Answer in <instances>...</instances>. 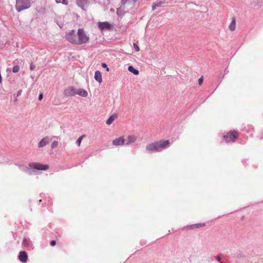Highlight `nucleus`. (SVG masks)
I'll return each mask as SVG.
<instances>
[{"mask_svg": "<svg viewBox=\"0 0 263 263\" xmlns=\"http://www.w3.org/2000/svg\"><path fill=\"white\" fill-rule=\"evenodd\" d=\"M43 98V93H40L39 96V100H41Z\"/></svg>", "mask_w": 263, "mask_h": 263, "instance_id": "33", "label": "nucleus"}, {"mask_svg": "<svg viewBox=\"0 0 263 263\" xmlns=\"http://www.w3.org/2000/svg\"><path fill=\"white\" fill-rule=\"evenodd\" d=\"M39 201V202L40 203V202H42V200L41 199V200H40Z\"/></svg>", "mask_w": 263, "mask_h": 263, "instance_id": "35", "label": "nucleus"}, {"mask_svg": "<svg viewBox=\"0 0 263 263\" xmlns=\"http://www.w3.org/2000/svg\"><path fill=\"white\" fill-rule=\"evenodd\" d=\"M50 142V138L48 137H45L43 138L38 143V147L42 148L46 146Z\"/></svg>", "mask_w": 263, "mask_h": 263, "instance_id": "12", "label": "nucleus"}, {"mask_svg": "<svg viewBox=\"0 0 263 263\" xmlns=\"http://www.w3.org/2000/svg\"><path fill=\"white\" fill-rule=\"evenodd\" d=\"M76 89L73 86H69L64 90V95L66 97H72L76 95Z\"/></svg>", "mask_w": 263, "mask_h": 263, "instance_id": "7", "label": "nucleus"}, {"mask_svg": "<svg viewBox=\"0 0 263 263\" xmlns=\"http://www.w3.org/2000/svg\"><path fill=\"white\" fill-rule=\"evenodd\" d=\"M236 28V20L235 17H233L230 24L229 26V28L231 31H234Z\"/></svg>", "mask_w": 263, "mask_h": 263, "instance_id": "18", "label": "nucleus"}, {"mask_svg": "<svg viewBox=\"0 0 263 263\" xmlns=\"http://www.w3.org/2000/svg\"><path fill=\"white\" fill-rule=\"evenodd\" d=\"M128 70L135 75H138L139 73V70L135 69L133 66H129Z\"/></svg>", "mask_w": 263, "mask_h": 263, "instance_id": "21", "label": "nucleus"}, {"mask_svg": "<svg viewBox=\"0 0 263 263\" xmlns=\"http://www.w3.org/2000/svg\"><path fill=\"white\" fill-rule=\"evenodd\" d=\"M57 3H62L64 5H67L68 3V0H55Z\"/></svg>", "mask_w": 263, "mask_h": 263, "instance_id": "24", "label": "nucleus"}, {"mask_svg": "<svg viewBox=\"0 0 263 263\" xmlns=\"http://www.w3.org/2000/svg\"><path fill=\"white\" fill-rule=\"evenodd\" d=\"M16 165L18 167L19 169L22 171L26 173L29 175L31 174V168H30V167H28L22 164H16Z\"/></svg>", "mask_w": 263, "mask_h": 263, "instance_id": "13", "label": "nucleus"}, {"mask_svg": "<svg viewBox=\"0 0 263 263\" xmlns=\"http://www.w3.org/2000/svg\"><path fill=\"white\" fill-rule=\"evenodd\" d=\"M95 79L99 83H101L102 81V74L99 71H96L95 73Z\"/></svg>", "mask_w": 263, "mask_h": 263, "instance_id": "17", "label": "nucleus"}, {"mask_svg": "<svg viewBox=\"0 0 263 263\" xmlns=\"http://www.w3.org/2000/svg\"><path fill=\"white\" fill-rule=\"evenodd\" d=\"M58 145V142L57 141H53L51 145V147L52 148H54L55 147H57Z\"/></svg>", "mask_w": 263, "mask_h": 263, "instance_id": "26", "label": "nucleus"}, {"mask_svg": "<svg viewBox=\"0 0 263 263\" xmlns=\"http://www.w3.org/2000/svg\"><path fill=\"white\" fill-rule=\"evenodd\" d=\"M18 259L22 262H26L28 260V254L26 253V252L24 251H21L19 253L18 256Z\"/></svg>", "mask_w": 263, "mask_h": 263, "instance_id": "11", "label": "nucleus"}, {"mask_svg": "<svg viewBox=\"0 0 263 263\" xmlns=\"http://www.w3.org/2000/svg\"><path fill=\"white\" fill-rule=\"evenodd\" d=\"M125 139L124 137L116 138L112 141V144L115 146H120L125 144Z\"/></svg>", "mask_w": 263, "mask_h": 263, "instance_id": "10", "label": "nucleus"}, {"mask_svg": "<svg viewBox=\"0 0 263 263\" xmlns=\"http://www.w3.org/2000/svg\"><path fill=\"white\" fill-rule=\"evenodd\" d=\"M35 66L34 65H33V64H31L30 65V69L31 70H33L35 69Z\"/></svg>", "mask_w": 263, "mask_h": 263, "instance_id": "32", "label": "nucleus"}, {"mask_svg": "<svg viewBox=\"0 0 263 263\" xmlns=\"http://www.w3.org/2000/svg\"><path fill=\"white\" fill-rule=\"evenodd\" d=\"M165 3V0H157L152 5L153 10H155L157 8L160 7Z\"/></svg>", "mask_w": 263, "mask_h": 263, "instance_id": "15", "label": "nucleus"}, {"mask_svg": "<svg viewBox=\"0 0 263 263\" xmlns=\"http://www.w3.org/2000/svg\"><path fill=\"white\" fill-rule=\"evenodd\" d=\"M29 166L31 168L37 170L45 171L49 168V165L47 164H43L39 163H30Z\"/></svg>", "mask_w": 263, "mask_h": 263, "instance_id": "6", "label": "nucleus"}, {"mask_svg": "<svg viewBox=\"0 0 263 263\" xmlns=\"http://www.w3.org/2000/svg\"><path fill=\"white\" fill-rule=\"evenodd\" d=\"M125 139V145H129L131 143H134L136 139H137V138L136 136H134V135H129V136H128L127 138L126 139Z\"/></svg>", "mask_w": 263, "mask_h": 263, "instance_id": "14", "label": "nucleus"}, {"mask_svg": "<svg viewBox=\"0 0 263 263\" xmlns=\"http://www.w3.org/2000/svg\"><path fill=\"white\" fill-rule=\"evenodd\" d=\"M76 95H79L80 96L85 97L87 96L88 93L85 89L80 88L78 90L76 89Z\"/></svg>", "mask_w": 263, "mask_h": 263, "instance_id": "16", "label": "nucleus"}, {"mask_svg": "<svg viewBox=\"0 0 263 263\" xmlns=\"http://www.w3.org/2000/svg\"><path fill=\"white\" fill-rule=\"evenodd\" d=\"M19 69H20V67L18 66L17 65H16V66H14L13 68H12V71L14 73H16L18 71H19Z\"/></svg>", "mask_w": 263, "mask_h": 263, "instance_id": "25", "label": "nucleus"}, {"mask_svg": "<svg viewBox=\"0 0 263 263\" xmlns=\"http://www.w3.org/2000/svg\"><path fill=\"white\" fill-rule=\"evenodd\" d=\"M203 81V77H202L200 78L198 80L199 85H201L202 84Z\"/></svg>", "mask_w": 263, "mask_h": 263, "instance_id": "29", "label": "nucleus"}, {"mask_svg": "<svg viewBox=\"0 0 263 263\" xmlns=\"http://www.w3.org/2000/svg\"><path fill=\"white\" fill-rule=\"evenodd\" d=\"M238 137V134L235 131H230L227 135L223 136L226 142H234Z\"/></svg>", "mask_w": 263, "mask_h": 263, "instance_id": "4", "label": "nucleus"}, {"mask_svg": "<svg viewBox=\"0 0 263 263\" xmlns=\"http://www.w3.org/2000/svg\"><path fill=\"white\" fill-rule=\"evenodd\" d=\"M21 93H22V90H18L16 94V97H18L21 94Z\"/></svg>", "mask_w": 263, "mask_h": 263, "instance_id": "34", "label": "nucleus"}, {"mask_svg": "<svg viewBox=\"0 0 263 263\" xmlns=\"http://www.w3.org/2000/svg\"><path fill=\"white\" fill-rule=\"evenodd\" d=\"M98 27L101 30H109L111 28V25L107 22H99Z\"/></svg>", "mask_w": 263, "mask_h": 263, "instance_id": "9", "label": "nucleus"}, {"mask_svg": "<svg viewBox=\"0 0 263 263\" xmlns=\"http://www.w3.org/2000/svg\"><path fill=\"white\" fill-rule=\"evenodd\" d=\"M133 46L134 48H135L136 51H139L140 50V48L136 43H134Z\"/></svg>", "mask_w": 263, "mask_h": 263, "instance_id": "28", "label": "nucleus"}, {"mask_svg": "<svg viewBox=\"0 0 263 263\" xmlns=\"http://www.w3.org/2000/svg\"><path fill=\"white\" fill-rule=\"evenodd\" d=\"M102 68H106L107 71H109V69L107 66V65L105 63H102L101 64Z\"/></svg>", "mask_w": 263, "mask_h": 263, "instance_id": "27", "label": "nucleus"}, {"mask_svg": "<svg viewBox=\"0 0 263 263\" xmlns=\"http://www.w3.org/2000/svg\"><path fill=\"white\" fill-rule=\"evenodd\" d=\"M84 137V135L81 136L77 140L76 143L78 146H79L81 145L82 140L83 139Z\"/></svg>", "mask_w": 263, "mask_h": 263, "instance_id": "23", "label": "nucleus"}, {"mask_svg": "<svg viewBox=\"0 0 263 263\" xmlns=\"http://www.w3.org/2000/svg\"><path fill=\"white\" fill-rule=\"evenodd\" d=\"M77 45H81L87 43L89 41V36H87L83 29H78L77 32Z\"/></svg>", "mask_w": 263, "mask_h": 263, "instance_id": "3", "label": "nucleus"}, {"mask_svg": "<svg viewBox=\"0 0 263 263\" xmlns=\"http://www.w3.org/2000/svg\"><path fill=\"white\" fill-rule=\"evenodd\" d=\"M220 263H223V262H221Z\"/></svg>", "mask_w": 263, "mask_h": 263, "instance_id": "36", "label": "nucleus"}, {"mask_svg": "<svg viewBox=\"0 0 263 263\" xmlns=\"http://www.w3.org/2000/svg\"><path fill=\"white\" fill-rule=\"evenodd\" d=\"M31 6V0H16L15 9L17 12L29 8Z\"/></svg>", "mask_w": 263, "mask_h": 263, "instance_id": "2", "label": "nucleus"}, {"mask_svg": "<svg viewBox=\"0 0 263 263\" xmlns=\"http://www.w3.org/2000/svg\"><path fill=\"white\" fill-rule=\"evenodd\" d=\"M65 37L68 42L77 45L78 37L74 30H72L69 32L66 33Z\"/></svg>", "mask_w": 263, "mask_h": 263, "instance_id": "5", "label": "nucleus"}, {"mask_svg": "<svg viewBox=\"0 0 263 263\" xmlns=\"http://www.w3.org/2000/svg\"><path fill=\"white\" fill-rule=\"evenodd\" d=\"M204 226H205V224L204 223H196V224L188 226L187 227V228L188 229H195V228H199L200 227H204Z\"/></svg>", "mask_w": 263, "mask_h": 263, "instance_id": "20", "label": "nucleus"}, {"mask_svg": "<svg viewBox=\"0 0 263 263\" xmlns=\"http://www.w3.org/2000/svg\"><path fill=\"white\" fill-rule=\"evenodd\" d=\"M117 117V115L113 114L110 116L109 118L106 120V124L107 125L111 124L112 122L115 120V119Z\"/></svg>", "mask_w": 263, "mask_h": 263, "instance_id": "19", "label": "nucleus"}, {"mask_svg": "<svg viewBox=\"0 0 263 263\" xmlns=\"http://www.w3.org/2000/svg\"><path fill=\"white\" fill-rule=\"evenodd\" d=\"M215 258L218 261H220L221 260V256L220 255H216L215 256Z\"/></svg>", "mask_w": 263, "mask_h": 263, "instance_id": "30", "label": "nucleus"}, {"mask_svg": "<svg viewBox=\"0 0 263 263\" xmlns=\"http://www.w3.org/2000/svg\"><path fill=\"white\" fill-rule=\"evenodd\" d=\"M30 243V240L29 238H24L22 241V246L24 247H28Z\"/></svg>", "mask_w": 263, "mask_h": 263, "instance_id": "22", "label": "nucleus"}, {"mask_svg": "<svg viewBox=\"0 0 263 263\" xmlns=\"http://www.w3.org/2000/svg\"><path fill=\"white\" fill-rule=\"evenodd\" d=\"M56 245V241L55 240H51L50 241V245L52 247Z\"/></svg>", "mask_w": 263, "mask_h": 263, "instance_id": "31", "label": "nucleus"}, {"mask_svg": "<svg viewBox=\"0 0 263 263\" xmlns=\"http://www.w3.org/2000/svg\"><path fill=\"white\" fill-rule=\"evenodd\" d=\"M169 144L170 141L168 140H160L147 145L145 148L149 153L159 152L166 148Z\"/></svg>", "mask_w": 263, "mask_h": 263, "instance_id": "1", "label": "nucleus"}, {"mask_svg": "<svg viewBox=\"0 0 263 263\" xmlns=\"http://www.w3.org/2000/svg\"><path fill=\"white\" fill-rule=\"evenodd\" d=\"M77 4L83 10L86 11L88 6V2L87 0H76Z\"/></svg>", "mask_w": 263, "mask_h": 263, "instance_id": "8", "label": "nucleus"}]
</instances>
